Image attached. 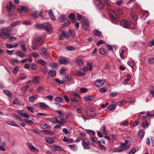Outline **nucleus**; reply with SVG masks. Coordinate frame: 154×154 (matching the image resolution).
Wrapping results in <instances>:
<instances>
[{"label": "nucleus", "mask_w": 154, "mask_h": 154, "mask_svg": "<svg viewBox=\"0 0 154 154\" xmlns=\"http://www.w3.org/2000/svg\"><path fill=\"white\" fill-rule=\"evenodd\" d=\"M97 111L94 109L91 108L88 109L86 112L87 115L93 117L96 115Z\"/></svg>", "instance_id": "7"}, {"label": "nucleus", "mask_w": 154, "mask_h": 154, "mask_svg": "<svg viewBox=\"0 0 154 154\" xmlns=\"http://www.w3.org/2000/svg\"><path fill=\"white\" fill-rule=\"evenodd\" d=\"M18 11L19 12H23L25 11L26 12L27 11L26 8L24 6H22L21 8L18 9Z\"/></svg>", "instance_id": "38"}, {"label": "nucleus", "mask_w": 154, "mask_h": 154, "mask_svg": "<svg viewBox=\"0 0 154 154\" xmlns=\"http://www.w3.org/2000/svg\"><path fill=\"white\" fill-rule=\"evenodd\" d=\"M19 78L21 80H23L26 78V77L24 74H21L19 75Z\"/></svg>", "instance_id": "61"}, {"label": "nucleus", "mask_w": 154, "mask_h": 154, "mask_svg": "<svg viewBox=\"0 0 154 154\" xmlns=\"http://www.w3.org/2000/svg\"><path fill=\"white\" fill-rule=\"evenodd\" d=\"M127 50V48L125 47H123L122 48V50L121 53L120 54V55L122 59H125V57L123 55L124 53Z\"/></svg>", "instance_id": "19"}, {"label": "nucleus", "mask_w": 154, "mask_h": 154, "mask_svg": "<svg viewBox=\"0 0 154 154\" xmlns=\"http://www.w3.org/2000/svg\"><path fill=\"white\" fill-rule=\"evenodd\" d=\"M149 15V13L147 11H145L143 13V17H142V18L143 20H145L147 17Z\"/></svg>", "instance_id": "55"}, {"label": "nucleus", "mask_w": 154, "mask_h": 154, "mask_svg": "<svg viewBox=\"0 0 154 154\" xmlns=\"http://www.w3.org/2000/svg\"><path fill=\"white\" fill-rule=\"evenodd\" d=\"M70 100L72 102L76 103L79 100L80 96L76 93L72 92L70 94Z\"/></svg>", "instance_id": "3"}, {"label": "nucleus", "mask_w": 154, "mask_h": 154, "mask_svg": "<svg viewBox=\"0 0 154 154\" xmlns=\"http://www.w3.org/2000/svg\"><path fill=\"white\" fill-rule=\"evenodd\" d=\"M20 21H17L13 23L9 27L11 28V27H14L17 25H18V24H20Z\"/></svg>", "instance_id": "41"}, {"label": "nucleus", "mask_w": 154, "mask_h": 154, "mask_svg": "<svg viewBox=\"0 0 154 154\" xmlns=\"http://www.w3.org/2000/svg\"><path fill=\"white\" fill-rule=\"evenodd\" d=\"M30 56H32V57H34V58H36L37 57L39 56V55L37 54L36 52H34L30 54H29Z\"/></svg>", "instance_id": "56"}, {"label": "nucleus", "mask_w": 154, "mask_h": 154, "mask_svg": "<svg viewBox=\"0 0 154 154\" xmlns=\"http://www.w3.org/2000/svg\"><path fill=\"white\" fill-rule=\"evenodd\" d=\"M45 140L47 143L49 144H51L54 142V139L51 137L47 138L45 139Z\"/></svg>", "instance_id": "27"}, {"label": "nucleus", "mask_w": 154, "mask_h": 154, "mask_svg": "<svg viewBox=\"0 0 154 154\" xmlns=\"http://www.w3.org/2000/svg\"><path fill=\"white\" fill-rule=\"evenodd\" d=\"M94 33L96 35L99 37L101 35V32L97 29L94 30Z\"/></svg>", "instance_id": "42"}, {"label": "nucleus", "mask_w": 154, "mask_h": 154, "mask_svg": "<svg viewBox=\"0 0 154 154\" xmlns=\"http://www.w3.org/2000/svg\"><path fill=\"white\" fill-rule=\"evenodd\" d=\"M127 79H124L123 81V84L124 85H127V84L128 82L130 81L131 79V76L129 75H127Z\"/></svg>", "instance_id": "24"}, {"label": "nucleus", "mask_w": 154, "mask_h": 154, "mask_svg": "<svg viewBox=\"0 0 154 154\" xmlns=\"http://www.w3.org/2000/svg\"><path fill=\"white\" fill-rule=\"evenodd\" d=\"M69 147L73 150H75L77 149L76 145H70L69 146Z\"/></svg>", "instance_id": "51"}, {"label": "nucleus", "mask_w": 154, "mask_h": 154, "mask_svg": "<svg viewBox=\"0 0 154 154\" xmlns=\"http://www.w3.org/2000/svg\"><path fill=\"white\" fill-rule=\"evenodd\" d=\"M11 31L12 29L10 27H2L0 29V36L3 39L8 38Z\"/></svg>", "instance_id": "1"}, {"label": "nucleus", "mask_w": 154, "mask_h": 154, "mask_svg": "<svg viewBox=\"0 0 154 154\" xmlns=\"http://www.w3.org/2000/svg\"><path fill=\"white\" fill-rule=\"evenodd\" d=\"M130 146L129 145H126L123 143L121 144L120 146L118 147L119 149L121 150V152H122L123 150H126L128 149L130 147Z\"/></svg>", "instance_id": "11"}, {"label": "nucleus", "mask_w": 154, "mask_h": 154, "mask_svg": "<svg viewBox=\"0 0 154 154\" xmlns=\"http://www.w3.org/2000/svg\"><path fill=\"white\" fill-rule=\"evenodd\" d=\"M40 82V78L38 77H35L32 83L34 84H38Z\"/></svg>", "instance_id": "36"}, {"label": "nucleus", "mask_w": 154, "mask_h": 154, "mask_svg": "<svg viewBox=\"0 0 154 154\" xmlns=\"http://www.w3.org/2000/svg\"><path fill=\"white\" fill-rule=\"evenodd\" d=\"M19 69V66H15L13 68L12 72L13 73L16 74L17 72Z\"/></svg>", "instance_id": "39"}, {"label": "nucleus", "mask_w": 154, "mask_h": 154, "mask_svg": "<svg viewBox=\"0 0 154 154\" xmlns=\"http://www.w3.org/2000/svg\"><path fill=\"white\" fill-rule=\"evenodd\" d=\"M77 64L79 66H81L83 64V60L81 58H79L76 60V61Z\"/></svg>", "instance_id": "29"}, {"label": "nucleus", "mask_w": 154, "mask_h": 154, "mask_svg": "<svg viewBox=\"0 0 154 154\" xmlns=\"http://www.w3.org/2000/svg\"><path fill=\"white\" fill-rule=\"evenodd\" d=\"M128 64L131 67H133L134 64V62L132 60H130L127 62Z\"/></svg>", "instance_id": "57"}, {"label": "nucleus", "mask_w": 154, "mask_h": 154, "mask_svg": "<svg viewBox=\"0 0 154 154\" xmlns=\"http://www.w3.org/2000/svg\"><path fill=\"white\" fill-rule=\"evenodd\" d=\"M39 12L38 11L34 12L32 14V16L34 18H36L38 17Z\"/></svg>", "instance_id": "54"}, {"label": "nucleus", "mask_w": 154, "mask_h": 154, "mask_svg": "<svg viewBox=\"0 0 154 154\" xmlns=\"http://www.w3.org/2000/svg\"><path fill=\"white\" fill-rule=\"evenodd\" d=\"M42 132H44V133L46 135H52L54 134V132L52 131L48 130H43L41 131Z\"/></svg>", "instance_id": "23"}, {"label": "nucleus", "mask_w": 154, "mask_h": 154, "mask_svg": "<svg viewBox=\"0 0 154 154\" xmlns=\"http://www.w3.org/2000/svg\"><path fill=\"white\" fill-rule=\"evenodd\" d=\"M76 74L78 76H84L85 75V73L82 72L80 71H78L77 72Z\"/></svg>", "instance_id": "50"}, {"label": "nucleus", "mask_w": 154, "mask_h": 154, "mask_svg": "<svg viewBox=\"0 0 154 154\" xmlns=\"http://www.w3.org/2000/svg\"><path fill=\"white\" fill-rule=\"evenodd\" d=\"M109 14L110 17L113 19H116L117 17V15L115 13L114 11L110 10L109 12Z\"/></svg>", "instance_id": "18"}, {"label": "nucleus", "mask_w": 154, "mask_h": 154, "mask_svg": "<svg viewBox=\"0 0 154 154\" xmlns=\"http://www.w3.org/2000/svg\"><path fill=\"white\" fill-rule=\"evenodd\" d=\"M53 146L55 151L60 150L61 149V148L60 146L54 145Z\"/></svg>", "instance_id": "63"}, {"label": "nucleus", "mask_w": 154, "mask_h": 154, "mask_svg": "<svg viewBox=\"0 0 154 154\" xmlns=\"http://www.w3.org/2000/svg\"><path fill=\"white\" fill-rule=\"evenodd\" d=\"M82 145L83 147L86 149H89V144L88 143H86L85 142L84 140L82 139Z\"/></svg>", "instance_id": "31"}, {"label": "nucleus", "mask_w": 154, "mask_h": 154, "mask_svg": "<svg viewBox=\"0 0 154 154\" xmlns=\"http://www.w3.org/2000/svg\"><path fill=\"white\" fill-rule=\"evenodd\" d=\"M142 126L143 128L147 127L148 126V123L147 121H145L143 122L142 123Z\"/></svg>", "instance_id": "52"}, {"label": "nucleus", "mask_w": 154, "mask_h": 154, "mask_svg": "<svg viewBox=\"0 0 154 154\" xmlns=\"http://www.w3.org/2000/svg\"><path fill=\"white\" fill-rule=\"evenodd\" d=\"M105 82V80L104 79H98L95 82V84L97 87H100L102 86Z\"/></svg>", "instance_id": "14"}, {"label": "nucleus", "mask_w": 154, "mask_h": 154, "mask_svg": "<svg viewBox=\"0 0 154 154\" xmlns=\"http://www.w3.org/2000/svg\"><path fill=\"white\" fill-rule=\"evenodd\" d=\"M52 26L51 25L48 23L43 24V29L45 30L49 34L51 33V31Z\"/></svg>", "instance_id": "6"}, {"label": "nucleus", "mask_w": 154, "mask_h": 154, "mask_svg": "<svg viewBox=\"0 0 154 154\" xmlns=\"http://www.w3.org/2000/svg\"><path fill=\"white\" fill-rule=\"evenodd\" d=\"M55 101L58 103H62L63 101V98L60 97H57L55 98Z\"/></svg>", "instance_id": "44"}, {"label": "nucleus", "mask_w": 154, "mask_h": 154, "mask_svg": "<svg viewBox=\"0 0 154 154\" xmlns=\"http://www.w3.org/2000/svg\"><path fill=\"white\" fill-rule=\"evenodd\" d=\"M15 54L17 56L23 57H26V55L20 51H18L16 52Z\"/></svg>", "instance_id": "21"}, {"label": "nucleus", "mask_w": 154, "mask_h": 154, "mask_svg": "<svg viewBox=\"0 0 154 154\" xmlns=\"http://www.w3.org/2000/svg\"><path fill=\"white\" fill-rule=\"evenodd\" d=\"M72 80L71 75L69 74H66L63 78V81L66 83L71 81Z\"/></svg>", "instance_id": "13"}, {"label": "nucleus", "mask_w": 154, "mask_h": 154, "mask_svg": "<svg viewBox=\"0 0 154 154\" xmlns=\"http://www.w3.org/2000/svg\"><path fill=\"white\" fill-rule=\"evenodd\" d=\"M48 120L55 123H58V120L57 118H49Z\"/></svg>", "instance_id": "32"}, {"label": "nucleus", "mask_w": 154, "mask_h": 154, "mask_svg": "<svg viewBox=\"0 0 154 154\" xmlns=\"http://www.w3.org/2000/svg\"><path fill=\"white\" fill-rule=\"evenodd\" d=\"M7 124L19 127L18 125L14 122L8 121L7 122Z\"/></svg>", "instance_id": "43"}, {"label": "nucleus", "mask_w": 154, "mask_h": 154, "mask_svg": "<svg viewBox=\"0 0 154 154\" xmlns=\"http://www.w3.org/2000/svg\"><path fill=\"white\" fill-rule=\"evenodd\" d=\"M37 62L39 64H41L43 66H45L46 64V63L45 61L42 59L38 60Z\"/></svg>", "instance_id": "40"}, {"label": "nucleus", "mask_w": 154, "mask_h": 154, "mask_svg": "<svg viewBox=\"0 0 154 154\" xmlns=\"http://www.w3.org/2000/svg\"><path fill=\"white\" fill-rule=\"evenodd\" d=\"M20 48L22 50L23 52H26L27 49L25 47V44L23 43H22L20 45Z\"/></svg>", "instance_id": "34"}, {"label": "nucleus", "mask_w": 154, "mask_h": 154, "mask_svg": "<svg viewBox=\"0 0 154 154\" xmlns=\"http://www.w3.org/2000/svg\"><path fill=\"white\" fill-rule=\"evenodd\" d=\"M48 14L51 20H55V18L53 14L52 11L50 9L49 10Z\"/></svg>", "instance_id": "33"}, {"label": "nucleus", "mask_w": 154, "mask_h": 154, "mask_svg": "<svg viewBox=\"0 0 154 154\" xmlns=\"http://www.w3.org/2000/svg\"><path fill=\"white\" fill-rule=\"evenodd\" d=\"M59 20L61 23L64 22L65 23L64 24V26H65L69 25L70 23V21L67 20L66 17L64 15H61L59 17Z\"/></svg>", "instance_id": "4"}, {"label": "nucleus", "mask_w": 154, "mask_h": 154, "mask_svg": "<svg viewBox=\"0 0 154 154\" xmlns=\"http://www.w3.org/2000/svg\"><path fill=\"white\" fill-rule=\"evenodd\" d=\"M121 150L119 149L118 147L116 148L115 149H111L109 150V152H120Z\"/></svg>", "instance_id": "53"}, {"label": "nucleus", "mask_w": 154, "mask_h": 154, "mask_svg": "<svg viewBox=\"0 0 154 154\" xmlns=\"http://www.w3.org/2000/svg\"><path fill=\"white\" fill-rule=\"evenodd\" d=\"M148 61L150 64L154 63V58H151L148 59Z\"/></svg>", "instance_id": "64"}, {"label": "nucleus", "mask_w": 154, "mask_h": 154, "mask_svg": "<svg viewBox=\"0 0 154 154\" xmlns=\"http://www.w3.org/2000/svg\"><path fill=\"white\" fill-rule=\"evenodd\" d=\"M118 94V93L117 92H112V93H111L110 94L109 96L111 97H114L115 96H116Z\"/></svg>", "instance_id": "59"}, {"label": "nucleus", "mask_w": 154, "mask_h": 154, "mask_svg": "<svg viewBox=\"0 0 154 154\" xmlns=\"http://www.w3.org/2000/svg\"><path fill=\"white\" fill-rule=\"evenodd\" d=\"M43 38L42 37H38L37 38L32 46V48L33 50H35L37 46L41 45L43 42Z\"/></svg>", "instance_id": "2"}, {"label": "nucleus", "mask_w": 154, "mask_h": 154, "mask_svg": "<svg viewBox=\"0 0 154 154\" xmlns=\"http://www.w3.org/2000/svg\"><path fill=\"white\" fill-rule=\"evenodd\" d=\"M101 131L102 133L104 134H106L107 133L106 131V127L103 126L101 129Z\"/></svg>", "instance_id": "62"}, {"label": "nucleus", "mask_w": 154, "mask_h": 154, "mask_svg": "<svg viewBox=\"0 0 154 154\" xmlns=\"http://www.w3.org/2000/svg\"><path fill=\"white\" fill-rule=\"evenodd\" d=\"M58 118H60V121H58V123L59 124H61V125H64V124L66 122V121H65L64 118H62L61 119L60 118V117H58Z\"/></svg>", "instance_id": "28"}, {"label": "nucleus", "mask_w": 154, "mask_h": 154, "mask_svg": "<svg viewBox=\"0 0 154 154\" xmlns=\"http://www.w3.org/2000/svg\"><path fill=\"white\" fill-rule=\"evenodd\" d=\"M121 25L125 28L130 27L131 24L130 22L127 20H124L120 22Z\"/></svg>", "instance_id": "10"}, {"label": "nucleus", "mask_w": 154, "mask_h": 154, "mask_svg": "<svg viewBox=\"0 0 154 154\" xmlns=\"http://www.w3.org/2000/svg\"><path fill=\"white\" fill-rule=\"evenodd\" d=\"M43 24L40 23H36L34 26L36 29L38 30L42 29L43 28Z\"/></svg>", "instance_id": "22"}, {"label": "nucleus", "mask_w": 154, "mask_h": 154, "mask_svg": "<svg viewBox=\"0 0 154 154\" xmlns=\"http://www.w3.org/2000/svg\"><path fill=\"white\" fill-rule=\"evenodd\" d=\"M59 61L61 64H67L69 62V60L66 57H62L60 58Z\"/></svg>", "instance_id": "9"}, {"label": "nucleus", "mask_w": 154, "mask_h": 154, "mask_svg": "<svg viewBox=\"0 0 154 154\" xmlns=\"http://www.w3.org/2000/svg\"><path fill=\"white\" fill-rule=\"evenodd\" d=\"M87 133L91 136H94L95 132L93 130L87 129L86 130Z\"/></svg>", "instance_id": "30"}, {"label": "nucleus", "mask_w": 154, "mask_h": 154, "mask_svg": "<svg viewBox=\"0 0 154 154\" xmlns=\"http://www.w3.org/2000/svg\"><path fill=\"white\" fill-rule=\"evenodd\" d=\"M66 70V68L64 67H62L61 68L60 71V73L61 75H63L65 73Z\"/></svg>", "instance_id": "48"}, {"label": "nucleus", "mask_w": 154, "mask_h": 154, "mask_svg": "<svg viewBox=\"0 0 154 154\" xmlns=\"http://www.w3.org/2000/svg\"><path fill=\"white\" fill-rule=\"evenodd\" d=\"M17 112L22 116L26 118H29L30 117L28 114L23 110H17Z\"/></svg>", "instance_id": "16"}, {"label": "nucleus", "mask_w": 154, "mask_h": 154, "mask_svg": "<svg viewBox=\"0 0 154 154\" xmlns=\"http://www.w3.org/2000/svg\"><path fill=\"white\" fill-rule=\"evenodd\" d=\"M87 65L88 66V69L89 70L91 71L93 69L92 63H87Z\"/></svg>", "instance_id": "58"}, {"label": "nucleus", "mask_w": 154, "mask_h": 154, "mask_svg": "<svg viewBox=\"0 0 154 154\" xmlns=\"http://www.w3.org/2000/svg\"><path fill=\"white\" fill-rule=\"evenodd\" d=\"M29 148L30 150L32 152H35V151L36 148L32 145H29Z\"/></svg>", "instance_id": "49"}, {"label": "nucleus", "mask_w": 154, "mask_h": 154, "mask_svg": "<svg viewBox=\"0 0 154 154\" xmlns=\"http://www.w3.org/2000/svg\"><path fill=\"white\" fill-rule=\"evenodd\" d=\"M50 66L52 69H55L57 68L58 64L57 63H53L50 64Z\"/></svg>", "instance_id": "47"}, {"label": "nucleus", "mask_w": 154, "mask_h": 154, "mask_svg": "<svg viewBox=\"0 0 154 154\" xmlns=\"http://www.w3.org/2000/svg\"><path fill=\"white\" fill-rule=\"evenodd\" d=\"M94 99V97L92 96L87 95L83 97V99L85 101H90Z\"/></svg>", "instance_id": "20"}, {"label": "nucleus", "mask_w": 154, "mask_h": 154, "mask_svg": "<svg viewBox=\"0 0 154 154\" xmlns=\"http://www.w3.org/2000/svg\"><path fill=\"white\" fill-rule=\"evenodd\" d=\"M69 18L72 22H74L75 20V16L73 13H71L69 15Z\"/></svg>", "instance_id": "35"}, {"label": "nucleus", "mask_w": 154, "mask_h": 154, "mask_svg": "<svg viewBox=\"0 0 154 154\" xmlns=\"http://www.w3.org/2000/svg\"><path fill=\"white\" fill-rule=\"evenodd\" d=\"M3 92L5 94H6L7 96H8L9 97L11 98L12 97V93L9 90H4Z\"/></svg>", "instance_id": "25"}, {"label": "nucleus", "mask_w": 154, "mask_h": 154, "mask_svg": "<svg viewBox=\"0 0 154 154\" xmlns=\"http://www.w3.org/2000/svg\"><path fill=\"white\" fill-rule=\"evenodd\" d=\"M70 36L69 34L66 31H63L61 32L60 39H63L65 38H68Z\"/></svg>", "instance_id": "8"}, {"label": "nucleus", "mask_w": 154, "mask_h": 154, "mask_svg": "<svg viewBox=\"0 0 154 154\" xmlns=\"http://www.w3.org/2000/svg\"><path fill=\"white\" fill-rule=\"evenodd\" d=\"M11 61L14 65H16L19 62V61L14 58H12L11 60Z\"/></svg>", "instance_id": "46"}, {"label": "nucleus", "mask_w": 154, "mask_h": 154, "mask_svg": "<svg viewBox=\"0 0 154 154\" xmlns=\"http://www.w3.org/2000/svg\"><path fill=\"white\" fill-rule=\"evenodd\" d=\"M144 132L143 130H140L138 132V135L139 137L140 138H143L144 135Z\"/></svg>", "instance_id": "37"}, {"label": "nucleus", "mask_w": 154, "mask_h": 154, "mask_svg": "<svg viewBox=\"0 0 154 154\" xmlns=\"http://www.w3.org/2000/svg\"><path fill=\"white\" fill-rule=\"evenodd\" d=\"M99 52L100 54L103 55H105L106 54V52L104 49L101 48L99 49Z\"/></svg>", "instance_id": "45"}, {"label": "nucleus", "mask_w": 154, "mask_h": 154, "mask_svg": "<svg viewBox=\"0 0 154 154\" xmlns=\"http://www.w3.org/2000/svg\"><path fill=\"white\" fill-rule=\"evenodd\" d=\"M83 24V27L84 29L86 30H89L88 27L89 26V23L88 20L87 19H84L82 21Z\"/></svg>", "instance_id": "12"}, {"label": "nucleus", "mask_w": 154, "mask_h": 154, "mask_svg": "<svg viewBox=\"0 0 154 154\" xmlns=\"http://www.w3.org/2000/svg\"><path fill=\"white\" fill-rule=\"evenodd\" d=\"M48 75L51 77H54L56 75V72L55 71L51 70L49 71Z\"/></svg>", "instance_id": "26"}, {"label": "nucleus", "mask_w": 154, "mask_h": 154, "mask_svg": "<svg viewBox=\"0 0 154 154\" xmlns=\"http://www.w3.org/2000/svg\"><path fill=\"white\" fill-rule=\"evenodd\" d=\"M40 53L42 56L45 58H48L50 56L47 49L43 48L40 50Z\"/></svg>", "instance_id": "5"}, {"label": "nucleus", "mask_w": 154, "mask_h": 154, "mask_svg": "<svg viewBox=\"0 0 154 154\" xmlns=\"http://www.w3.org/2000/svg\"><path fill=\"white\" fill-rule=\"evenodd\" d=\"M126 103V100H124L122 101L117 102L115 104H112L110 105L109 106H122L123 105H125Z\"/></svg>", "instance_id": "17"}, {"label": "nucleus", "mask_w": 154, "mask_h": 154, "mask_svg": "<svg viewBox=\"0 0 154 154\" xmlns=\"http://www.w3.org/2000/svg\"><path fill=\"white\" fill-rule=\"evenodd\" d=\"M94 4L98 8L101 9L103 8V4L102 2L98 0H94Z\"/></svg>", "instance_id": "15"}, {"label": "nucleus", "mask_w": 154, "mask_h": 154, "mask_svg": "<svg viewBox=\"0 0 154 154\" xmlns=\"http://www.w3.org/2000/svg\"><path fill=\"white\" fill-rule=\"evenodd\" d=\"M105 42L103 40H99L97 43V46L100 45L102 44H105Z\"/></svg>", "instance_id": "60"}]
</instances>
